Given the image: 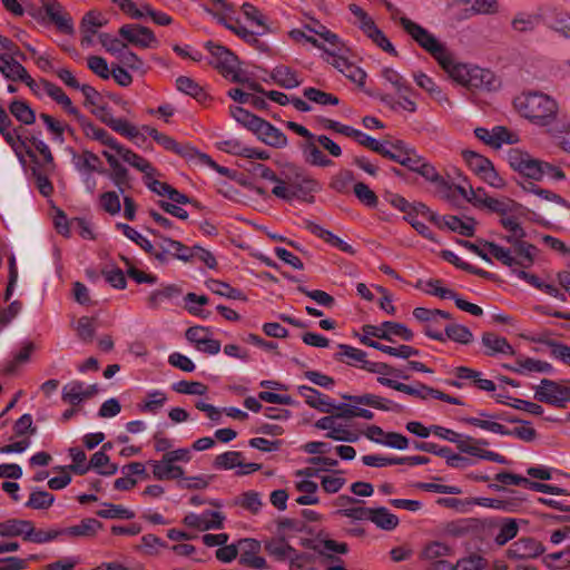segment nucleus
Masks as SVG:
<instances>
[{"label": "nucleus", "mask_w": 570, "mask_h": 570, "mask_svg": "<svg viewBox=\"0 0 570 570\" xmlns=\"http://www.w3.org/2000/svg\"><path fill=\"white\" fill-rule=\"evenodd\" d=\"M518 111L538 126L550 125L558 115V102L547 94L532 91L522 94L514 100Z\"/></svg>", "instance_id": "f257e3e1"}, {"label": "nucleus", "mask_w": 570, "mask_h": 570, "mask_svg": "<svg viewBox=\"0 0 570 570\" xmlns=\"http://www.w3.org/2000/svg\"><path fill=\"white\" fill-rule=\"evenodd\" d=\"M450 78L456 83L472 89H490L494 83L493 73L475 65L456 62L452 52L448 55L446 61L440 63Z\"/></svg>", "instance_id": "f03ea898"}, {"label": "nucleus", "mask_w": 570, "mask_h": 570, "mask_svg": "<svg viewBox=\"0 0 570 570\" xmlns=\"http://www.w3.org/2000/svg\"><path fill=\"white\" fill-rule=\"evenodd\" d=\"M483 246L490 255L510 267L515 274L520 268H528L534 262L535 247L529 243L511 244L510 248H505L495 243L485 242Z\"/></svg>", "instance_id": "7ed1b4c3"}, {"label": "nucleus", "mask_w": 570, "mask_h": 570, "mask_svg": "<svg viewBox=\"0 0 570 570\" xmlns=\"http://www.w3.org/2000/svg\"><path fill=\"white\" fill-rule=\"evenodd\" d=\"M400 24L404 31L428 53H430L438 63H444L448 55L451 52L446 45L440 41L432 32L421 24L406 17L399 18Z\"/></svg>", "instance_id": "20e7f679"}, {"label": "nucleus", "mask_w": 570, "mask_h": 570, "mask_svg": "<svg viewBox=\"0 0 570 570\" xmlns=\"http://www.w3.org/2000/svg\"><path fill=\"white\" fill-rule=\"evenodd\" d=\"M190 460L191 451L187 448H180L164 453L160 460L148 461V465H150L156 480L184 479L185 471L177 463H188Z\"/></svg>", "instance_id": "39448f33"}, {"label": "nucleus", "mask_w": 570, "mask_h": 570, "mask_svg": "<svg viewBox=\"0 0 570 570\" xmlns=\"http://www.w3.org/2000/svg\"><path fill=\"white\" fill-rule=\"evenodd\" d=\"M205 48L210 53L209 63L218 69L224 77L234 82H248L239 68L238 58L230 50L212 41H207Z\"/></svg>", "instance_id": "423d86ee"}, {"label": "nucleus", "mask_w": 570, "mask_h": 570, "mask_svg": "<svg viewBox=\"0 0 570 570\" xmlns=\"http://www.w3.org/2000/svg\"><path fill=\"white\" fill-rule=\"evenodd\" d=\"M462 157L469 168L484 183L498 189H501L505 186V181L497 173L490 159L472 150H463Z\"/></svg>", "instance_id": "0eeeda50"}, {"label": "nucleus", "mask_w": 570, "mask_h": 570, "mask_svg": "<svg viewBox=\"0 0 570 570\" xmlns=\"http://www.w3.org/2000/svg\"><path fill=\"white\" fill-rule=\"evenodd\" d=\"M569 386L561 383L542 379L538 385L534 386V399L556 407L564 409L567 406V392Z\"/></svg>", "instance_id": "6e6552de"}, {"label": "nucleus", "mask_w": 570, "mask_h": 570, "mask_svg": "<svg viewBox=\"0 0 570 570\" xmlns=\"http://www.w3.org/2000/svg\"><path fill=\"white\" fill-rule=\"evenodd\" d=\"M489 442L484 439H474L469 435H462L458 449L460 452L475 456L481 460H487L500 464H507V459L493 451L487 450L485 446Z\"/></svg>", "instance_id": "1a4fd4ad"}, {"label": "nucleus", "mask_w": 570, "mask_h": 570, "mask_svg": "<svg viewBox=\"0 0 570 570\" xmlns=\"http://www.w3.org/2000/svg\"><path fill=\"white\" fill-rule=\"evenodd\" d=\"M41 4L46 18L56 26L58 31L69 36L75 33L71 16L57 0H41Z\"/></svg>", "instance_id": "9d476101"}, {"label": "nucleus", "mask_w": 570, "mask_h": 570, "mask_svg": "<svg viewBox=\"0 0 570 570\" xmlns=\"http://www.w3.org/2000/svg\"><path fill=\"white\" fill-rule=\"evenodd\" d=\"M214 466L218 470H233L237 468L236 473L238 475H247L262 468L258 463H246L243 453L238 451H227L217 455L214 460Z\"/></svg>", "instance_id": "9b49d317"}, {"label": "nucleus", "mask_w": 570, "mask_h": 570, "mask_svg": "<svg viewBox=\"0 0 570 570\" xmlns=\"http://www.w3.org/2000/svg\"><path fill=\"white\" fill-rule=\"evenodd\" d=\"M474 135L480 141L493 149H500L504 144L512 145L519 140L515 134L503 126H495L491 130L478 127L474 129Z\"/></svg>", "instance_id": "f8f14e48"}, {"label": "nucleus", "mask_w": 570, "mask_h": 570, "mask_svg": "<svg viewBox=\"0 0 570 570\" xmlns=\"http://www.w3.org/2000/svg\"><path fill=\"white\" fill-rule=\"evenodd\" d=\"M337 416L328 415L318 419L315 422V428L326 431L325 436L338 442H356L358 435L351 431L346 425L337 422Z\"/></svg>", "instance_id": "ddd939ff"}, {"label": "nucleus", "mask_w": 570, "mask_h": 570, "mask_svg": "<svg viewBox=\"0 0 570 570\" xmlns=\"http://www.w3.org/2000/svg\"><path fill=\"white\" fill-rule=\"evenodd\" d=\"M119 35L138 48H155L158 45L154 32L149 28L140 24H124L119 29Z\"/></svg>", "instance_id": "4468645a"}, {"label": "nucleus", "mask_w": 570, "mask_h": 570, "mask_svg": "<svg viewBox=\"0 0 570 570\" xmlns=\"http://www.w3.org/2000/svg\"><path fill=\"white\" fill-rule=\"evenodd\" d=\"M507 160L514 171L528 178L534 180V177L539 175V160L531 157L527 151L511 148L507 154Z\"/></svg>", "instance_id": "2eb2a0df"}, {"label": "nucleus", "mask_w": 570, "mask_h": 570, "mask_svg": "<svg viewBox=\"0 0 570 570\" xmlns=\"http://www.w3.org/2000/svg\"><path fill=\"white\" fill-rule=\"evenodd\" d=\"M186 338L203 353L216 355L220 351V342L210 337L209 330L203 326H193L186 331Z\"/></svg>", "instance_id": "dca6fc26"}, {"label": "nucleus", "mask_w": 570, "mask_h": 570, "mask_svg": "<svg viewBox=\"0 0 570 570\" xmlns=\"http://www.w3.org/2000/svg\"><path fill=\"white\" fill-rule=\"evenodd\" d=\"M544 552L543 546L533 538L523 537L514 541L507 550L512 560L533 559Z\"/></svg>", "instance_id": "f3484780"}, {"label": "nucleus", "mask_w": 570, "mask_h": 570, "mask_svg": "<svg viewBox=\"0 0 570 570\" xmlns=\"http://www.w3.org/2000/svg\"><path fill=\"white\" fill-rule=\"evenodd\" d=\"M30 144L35 151L28 149L27 154L32 159L36 167L42 168L47 174H53L56 171V163L50 147L38 137H32Z\"/></svg>", "instance_id": "a211bd4d"}, {"label": "nucleus", "mask_w": 570, "mask_h": 570, "mask_svg": "<svg viewBox=\"0 0 570 570\" xmlns=\"http://www.w3.org/2000/svg\"><path fill=\"white\" fill-rule=\"evenodd\" d=\"M77 121L87 138L100 142L115 153L118 150V147H120L121 144H119L107 130L95 125L82 114L77 118Z\"/></svg>", "instance_id": "6ab92c4d"}, {"label": "nucleus", "mask_w": 570, "mask_h": 570, "mask_svg": "<svg viewBox=\"0 0 570 570\" xmlns=\"http://www.w3.org/2000/svg\"><path fill=\"white\" fill-rule=\"evenodd\" d=\"M253 132L262 142L274 148H284L288 144L286 135L263 118H261Z\"/></svg>", "instance_id": "aec40b11"}, {"label": "nucleus", "mask_w": 570, "mask_h": 570, "mask_svg": "<svg viewBox=\"0 0 570 570\" xmlns=\"http://www.w3.org/2000/svg\"><path fill=\"white\" fill-rule=\"evenodd\" d=\"M150 233L155 236V242L153 243L155 249L150 255L160 264H167L174 258L176 250L180 248V242L166 237L155 229H150Z\"/></svg>", "instance_id": "412c9836"}, {"label": "nucleus", "mask_w": 570, "mask_h": 570, "mask_svg": "<svg viewBox=\"0 0 570 570\" xmlns=\"http://www.w3.org/2000/svg\"><path fill=\"white\" fill-rule=\"evenodd\" d=\"M97 391L98 387L96 384L86 385L80 381H71L62 387L61 399L66 403L78 405L95 395Z\"/></svg>", "instance_id": "4be33fe9"}, {"label": "nucleus", "mask_w": 570, "mask_h": 570, "mask_svg": "<svg viewBox=\"0 0 570 570\" xmlns=\"http://www.w3.org/2000/svg\"><path fill=\"white\" fill-rule=\"evenodd\" d=\"M225 517L217 511H205L202 514L188 513L184 518V523L199 531H206L209 529H220Z\"/></svg>", "instance_id": "5701e85b"}, {"label": "nucleus", "mask_w": 570, "mask_h": 570, "mask_svg": "<svg viewBox=\"0 0 570 570\" xmlns=\"http://www.w3.org/2000/svg\"><path fill=\"white\" fill-rule=\"evenodd\" d=\"M239 562L254 569H265L267 563L263 557L256 553L261 549L258 541L254 539H243L238 541Z\"/></svg>", "instance_id": "b1692460"}, {"label": "nucleus", "mask_w": 570, "mask_h": 570, "mask_svg": "<svg viewBox=\"0 0 570 570\" xmlns=\"http://www.w3.org/2000/svg\"><path fill=\"white\" fill-rule=\"evenodd\" d=\"M116 154L129 166L140 171L144 175V178H146L147 176L149 177L160 175L159 171L153 166V164L149 160L132 151L131 149L125 147L124 145H120V147H118Z\"/></svg>", "instance_id": "393cba45"}, {"label": "nucleus", "mask_w": 570, "mask_h": 570, "mask_svg": "<svg viewBox=\"0 0 570 570\" xmlns=\"http://www.w3.org/2000/svg\"><path fill=\"white\" fill-rule=\"evenodd\" d=\"M342 397L344 400H347V401L354 403L355 405L356 404L367 405V406H372V407L381 410V411H393V412L402 411V406L400 404L394 403L393 401H391L389 399H385V397H382L380 395L372 394V393H365L362 395L344 394Z\"/></svg>", "instance_id": "a878e982"}, {"label": "nucleus", "mask_w": 570, "mask_h": 570, "mask_svg": "<svg viewBox=\"0 0 570 570\" xmlns=\"http://www.w3.org/2000/svg\"><path fill=\"white\" fill-rule=\"evenodd\" d=\"M297 392L302 397H304L306 404L311 407L323 413H331L334 411L335 403L332 402L327 395L321 393L316 389L307 385H299L297 387Z\"/></svg>", "instance_id": "bb28decb"}, {"label": "nucleus", "mask_w": 570, "mask_h": 570, "mask_svg": "<svg viewBox=\"0 0 570 570\" xmlns=\"http://www.w3.org/2000/svg\"><path fill=\"white\" fill-rule=\"evenodd\" d=\"M102 156L106 158L111 168L110 179L117 186L119 191L124 194L126 188H130V176L126 167H124L118 158L110 150H102Z\"/></svg>", "instance_id": "cd10ccee"}, {"label": "nucleus", "mask_w": 570, "mask_h": 570, "mask_svg": "<svg viewBox=\"0 0 570 570\" xmlns=\"http://www.w3.org/2000/svg\"><path fill=\"white\" fill-rule=\"evenodd\" d=\"M501 224L502 226L509 232V235L504 237V239L509 244H517V243H525L523 240V237L525 236L524 229L521 227L520 223L518 222V218L521 216H525V210L522 207L521 213H509L508 215H501Z\"/></svg>", "instance_id": "c85d7f7f"}, {"label": "nucleus", "mask_w": 570, "mask_h": 570, "mask_svg": "<svg viewBox=\"0 0 570 570\" xmlns=\"http://www.w3.org/2000/svg\"><path fill=\"white\" fill-rule=\"evenodd\" d=\"M498 416L495 414H491L488 412H479V416H470L464 417L463 422L465 424L480 428L482 430L495 433V434H507L508 429L495 420Z\"/></svg>", "instance_id": "c756f323"}, {"label": "nucleus", "mask_w": 570, "mask_h": 570, "mask_svg": "<svg viewBox=\"0 0 570 570\" xmlns=\"http://www.w3.org/2000/svg\"><path fill=\"white\" fill-rule=\"evenodd\" d=\"M460 3L470 4L464 9V18L474 16H494L500 12L499 0H459Z\"/></svg>", "instance_id": "7c9ffc66"}, {"label": "nucleus", "mask_w": 570, "mask_h": 570, "mask_svg": "<svg viewBox=\"0 0 570 570\" xmlns=\"http://www.w3.org/2000/svg\"><path fill=\"white\" fill-rule=\"evenodd\" d=\"M504 367L521 375H525L529 373L550 374L553 372V366L550 363L531 357L518 360L515 365H504Z\"/></svg>", "instance_id": "2f4dec72"}, {"label": "nucleus", "mask_w": 570, "mask_h": 570, "mask_svg": "<svg viewBox=\"0 0 570 570\" xmlns=\"http://www.w3.org/2000/svg\"><path fill=\"white\" fill-rule=\"evenodd\" d=\"M42 87L45 92L58 105H60L69 115L73 116L76 119L81 115L79 109L72 105L71 99L65 94V91L59 86L50 81L43 80Z\"/></svg>", "instance_id": "473e14b6"}, {"label": "nucleus", "mask_w": 570, "mask_h": 570, "mask_svg": "<svg viewBox=\"0 0 570 570\" xmlns=\"http://www.w3.org/2000/svg\"><path fill=\"white\" fill-rule=\"evenodd\" d=\"M100 528L101 523L98 520L88 518L81 520L78 524L61 529V533L70 538H91L96 535Z\"/></svg>", "instance_id": "72a5a7b5"}, {"label": "nucleus", "mask_w": 570, "mask_h": 570, "mask_svg": "<svg viewBox=\"0 0 570 570\" xmlns=\"http://www.w3.org/2000/svg\"><path fill=\"white\" fill-rule=\"evenodd\" d=\"M482 344L485 347V353L490 356H494L497 354H514V348L509 344L507 338L494 333H484L482 336Z\"/></svg>", "instance_id": "f704fd0d"}, {"label": "nucleus", "mask_w": 570, "mask_h": 570, "mask_svg": "<svg viewBox=\"0 0 570 570\" xmlns=\"http://www.w3.org/2000/svg\"><path fill=\"white\" fill-rule=\"evenodd\" d=\"M272 79L285 89L297 88L302 83L298 73L285 65L276 66L271 72Z\"/></svg>", "instance_id": "c9c22d12"}, {"label": "nucleus", "mask_w": 570, "mask_h": 570, "mask_svg": "<svg viewBox=\"0 0 570 570\" xmlns=\"http://www.w3.org/2000/svg\"><path fill=\"white\" fill-rule=\"evenodd\" d=\"M303 157L312 166L328 167L333 161L327 158L318 148L316 136L302 145Z\"/></svg>", "instance_id": "e433bc0d"}, {"label": "nucleus", "mask_w": 570, "mask_h": 570, "mask_svg": "<svg viewBox=\"0 0 570 570\" xmlns=\"http://www.w3.org/2000/svg\"><path fill=\"white\" fill-rule=\"evenodd\" d=\"M414 81L423 90L428 91L441 105L452 106V102L435 81L423 72H415L413 75Z\"/></svg>", "instance_id": "4c0bfd02"}, {"label": "nucleus", "mask_w": 570, "mask_h": 570, "mask_svg": "<svg viewBox=\"0 0 570 570\" xmlns=\"http://www.w3.org/2000/svg\"><path fill=\"white\" fill-rule=\"evenodd\" d=\"M181 294L180 287L175 284L161 285L159 288L150 292L147 297V304L150 308H157L163 303L169 302Z\"/></svg>", "instance_id": "58836bf2"}, {"label": "nucleus", "mask_w": 570, "mask_h": 570, "mask_svg": "<svg viewBox=\"0 0 570 570\" xmlns=\"http://www.w3.org/2000/svg\"><path fill=\"white\" fill-rule=\"evenodd\" d=\"M31 521L21 519H9L0 522V537H21L27 541Z\"/></svg>", "instance_id": "ea45409f"}, {"label": "nucleus", "mask_w": 570, "mask_h": 570, "mask_svg": "<svg viewBox=\"0 0 570 570\" xmlns=\"http://www.w3.org/2000/svg\"><path fill=\"white\" fill-rule=\"evenodd\" d=\"M368 521L373 522L377 528L392 531L399 525V518L391 513L386 508H372Z\"/></svg>", "instance_id": "a19ab883"}, {"label": "nucleus", "mask_w": 570, "mask_h": 570, "mask_svg": "<svg viewBox=\"0 0 570 570\" xmlns=\"http://www.w3.org/2000/svg\"><path fill=\"white\" fill-rule=\"evenodd\" d=\"M265 550L278 561H288L296 551L282 538H273L265 541Z\"/></svg>", "instance_id": "79ce46f5"}, {"label": "nucleus", "mask_w": 570, "mask_h": 570, "mask_svg": "<svg viewBox=\"0 0 570 570\" xmlns=\"http://www.w3.org/2000/svg\"><path fill=\"white\" fill-rule=\"evenodd\" d=\"M10 114L23 125H32L36 121V112L30 105L22 99H13L9 104Z\"/></svg>", "instance_id": "37998d69"}, {"label": "nucleus", "mask_w": 570, "mask_h": 570, "mask_svg": "<svg viewBox=\"0 0 570 570\" xmlns=\"http://www.w3.org/2000/svg\"><path fill=\"white\" fill-rule=\"evenodd\" d=\"M102 120L114 131L130 140L136 141L139 138V129L124 118L106 117Z\"/></svg>", "instance_id": "c03bdc74"}, {"label": "nucleus", "mask_w": 570, "mask_h": 570, "mask_svg": "<svg viewBox=\"0 0 570 570\" xmlns=\"http://www.w3.org/2000/svg\"><path fill=\"white\" fill-rule=\"evenodd\" d=\"M88 466L105 476L114 475L118 471V465L111 463L109 456L104 451L94 453Z\"/></svg>", "instance_id": "a18cd8bd"}, {"label": "nucleus", "mask_w": 570, "mask_h": 570, "mask_svg": "<svg viewBox=\"0 0 570 570\" xmlns=\"http://www.w3.org/2000/svg\"><path fill=\"white\" fill-rule=\"evenodd\" d=\"M176 87L179 91L191 96L199 102L207 100L208 95L204 88L189 77L180 76L176 79Z\"/></svg>", "instance_id": "49530a36"}, {"label": "nucleus", "mask_w": 570, "mask_h": 570, "mask_svg": "<svg viewBox=\"0 0 570 570\" xmlns=\"http://www.w3.org/2000/svg\"><path fill=\"white\" fill-rule=\"evenodd\" d=\"M314 550L325 558H333L334 554H345L348 551L347 544L332 539L317 540Z\"/></svg>", "instance_id": "de8ad7c7"}, {"label": "nucleus", "mask_w": 570, "mask_h": 570, "mask_svg": "<svg viewBox=\"0 0 570 570\" xmlns=\"http://www.w3.org/2000/svg\"><path fill=\"white\" fill-rule=\"evenodd\" d=\"M453 553V548L444 541H431L425 544L421 551V558L428 561H434L439 558L448 557Z\"/></svg>", "instance_id": "09e8293b"}, {"label": "nucleus", "mask_w": 570, "mask_h": 570, "mask_svg": "<svg viewBox=\"0 0 570 570\" xmlns=\"http://www.w3.org/2000/svg\"><path fill=\"white\" fill-rule=\"evenodd\" d=\"M292 189L295 193V198L305 199L307 196L321 190V185L308 176H297L296 180L292 184Z\"/></svg>", "instance_id": "8fccbe9b"}, {"label": "nucleus", "mask_w": 570, "mask_h": 570, "mask_svg": "<svg viewBox=\"0 0 570 570\" xmlns=\"http://www.w3.org/2000/svg\"><path fill=\"white\" fill-rule=\"evenodd\" d=\"M316 36L323 43L321 49L324 50L328 56H335L343 51V45L338 37L331 32L326 27H322V31H316Z\"/></svg>", "instance_id": "3c124183"}, {"label": "nucleus", "mask_w": 570, "mask_h": 570, "mask_svg": "<svg viewBox=\"0 0 570 570\" xmlns=\"http://www.w3.org/2000/svg\"><path fill=\"white\" fill-rule=\"evenodd\" d=\"M35 350L36 345L32 342H23L20 350L17 353H14L12 360L8 361L4 364L3 371L8 374L13 373L19 365L30 360V355Z\"/></svg>", "instance_id": "603ef678"}, {"label": "nucleus", "mask_w": 570, "mask_h": 570, "mask_svg": "<svg viewBox=\"0 0 570 570\" xmlns=\"http://www.w3.org/2000/svg\"><path fill=\"white\" fill-rule=\"evenodd\" d=\"M543 566L549 570H568L570 569V551H558L548 553L542 557Z\"/></svg>", "instance_id": "864d4df0"}, {"label": "nucleus", "mask_w": 570, "mask_h": 570, "mask_svg": "<svg viewBox=\"0 0 570 570\" xmlns=\"http://www.w3.org/2000/svg\"><path fill=\"white\" fill-rule=\"evenodd\" d=\"M167 402V395L158 390L151 391L146 395L139 410L144 413L157 414Z\"/></svg>", "instance_id": "5fc2aeb1"}, {"label": "nucleus", "mask_w": 570, "mask_h": 570, "mask_svg": "<svg viewBox=\"0 0 570 570\" xmlns=\"http://www.w3.org/2000/svg\"><path fill=\"white\" fill-rule=\"evenodd\" d=\"M416 288L423 289L426 294L438 296L440 298H449L454 297V291L450 288H445L442 285L441 279H429V281H417L415 284Z\"/></svg>", "instance_id": "6e6d98bb"}, {"label": "nucleus", "mask_w": 570, "mask_h": 570, "mask_svg": "<svg viewBox=\"0 0 570 570\" xmlns=\"http://www.w3.org/2000/svg\"><path fill=\"white\" fill-rule=\"evenodd\" d=\"M484 207L490 209L491 212L499 213L500 215H508L509 213L522 212V206L520 204L508 198L498 199L493 197H488Z\"/></svg>", "instance_id": "4d7b16f0"}, {"label": "nucleus", "mask_w": 570, "mask_h": 570, "mask_svg": "<svg viewBox=\"0 0 570 570\" xmlns=\"http://www.w3.org/2000/svg\"><path fill=\"white\" fill-rule=\"evenodd\" d=\"M53 494L48 491L35 489L30 493L29 499L24 505L33 510H47L53 504Z\"/></svg>", "instance_id": "13d9d810"}, {"label": "nucleus", "mask_w": 570, "mask_h": 570, "mask_svg": "<svg viewBox=\"0 0 570 570\" xmlns=\"http://www.w3.org/2000/svg\"><path fill=\"white\" fill-rule=\"evenodd\" d=\"M443 224L462 236L471 237L474 235V220L472 218L462 220L456 216H445L443 217Z\"/></svg>", "instance_id": "bf43d9fd"}, {"label": "nucleus", "mask_w": 570, "mask_h": 570, "mask_svg": "<svg viewBox=\"0 0 570 570\" xmlns=\"http://www.w3.org/2000/svg\"><path fill=\"white\" fill-rule=\"evenodd\" d=\"M444 336L445 340L449 338L460 344H469L473 338L471 331L466 326L456 323H450L444 327Z\"/></svg>", "instance_id": "052dcab7"}, {"label": "nucleus", "mask_w": 570, "mask_h": 570, "mask_svg": "<svg viewBox=\"0 0 570 570\" xmlns=\"http://www.w3.org/2000/svg\"><path fill=\"white\" fill-rule=\"evenodd\" d=\"M455 190L468 202L472 203L474 206L484 207L488 195L483 188H472L470 185H456Z\"/></svg>", "instance_id": "680f3d73"}, {"label": "nucleus", "mask_w": 570, "mask_h": 570, "mask_svg": "<svg viewBox=\"0 0 570 570\" xmlns=\"http://www.w3.org/2000/svg\"><path fill=\"white\" fill-rule=\"evenodd\" d=\"M164 149L175 153L179 156L188 157L193 155L194 149L188 145H180L173 137L160 132L155 140Z\"/></svg>", "instance_id": "e2e57ef3"}, {"label": "nucleus", "mask_w": 570, "mask_h": 570, "mask_svg": "<svg viewBox=\"0 0 570 570\" xmlns=\"http://www.w3.org/2000/svg\"><path fill=\"white\" fill-rule=\"evenodd\" d=\"M518 524L514 519H504L498 527L494 541L499 546H504L518 534Z\"/></svg>", "instance_id": "0e129e2a"}, {"label": "nucleus", "mask_w": 570, "mask_h": 570, "mask_svg": "<svg viewBox=\"0 0 570 570\" xmlns=\"http://www.w3.org/2000/svg\"><path fill=\"white\" fill-rule=\"evenodd\" d=\"M382 78L389 82L399 95L410 91V87L403 76L391 67H384L381 70Z\"/></svg>", "instance_id": "69168bd1"}, {"label": "nucleus", "mask_w": 570, "mask_h": 570, "mask_svg": "<svg viewBox=\"0 0 570 570\" xmlns=\"http://www.w3.org/2000/svg\"><path fill=\"white\" fill-rule=\"evenodd\" d=\"M303 95L306 99L321 106H336L340 100L336 96L322 91L314 87H307L303 90Z\"/></svg>", "instance_id": "338daca9"}, {"label": "nucleus", "mask_w": 570, "mask_h": 570, "mask_svg": "<svg viewBox=\"0 0 570 570\" xmlns=\"http://www.w3.org/2000/svg\"><path fill=\"white\" fill-rule=\"evenodd\" d=\"M550 132L558 146L570 154V122H560Z\"/></svg>", "instance_id": "774afa93"}]
</instances>
